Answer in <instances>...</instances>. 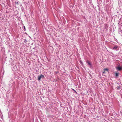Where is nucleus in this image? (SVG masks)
<instances>
[{
    "label": "nucleus",
    "instance_id": "obj_10",
    "mask_svg": "<svg viewBox=\"0 0 122 122\" xmlns=\"http://www.w3.org/2000/svg\"><path fill=\"white\" fill-rule=\"evenodd\" d=\"M120 86H119L117 88V89H119L120 88Z\"/></svg>",
    "mask_w": 122,
    "mask_h": 122
},
{
    "label": "nucleus",
    "instance_id": "obj_2",
    "mask_svg": "<svg viewBox=\"0 0 122 122\" xmlns=\"http://www.w3.org/2000/svg\"><path fill=\"white\" fill-rule=\"evenodd\" d=\"M117 70L118 71H120L122 70V67L120 66H119L117 67L116 68Z\"/></svg>",
    "mask_w": 122,
    "mask_h": 122
},
{
    "label": "nucleus",
    "instance_id": "obj_4",
    "mask_svg": "<svg viewBox=\"0 0 122 122\" xmlns=\"http://www.w3.org/2000/svg\"><path fill=\"white\" fill-rule=\"evenodd\" d=\"M119 73L118 72H116L115 73V76L116 78L118 76V74Z\"/></svg>",
    "mask_w": 122,
    "mask_h": 122
},
{
    "label": "nucleus",
    "instance_id": "obj_1",
    "mask_svg": "<svg viewBox=\"0 0 122 122\" xmlns=\"http://www.w3.org/2000/svg\"><path fill=\"white\" fill-rule=\"evenodd\" d=\"M112 49L114 50L118 51L119 49V48L118 46L115 45Z\"/></svg>",
    "mask_w": 122,
    "mask_h": 122
},
{
    "label": "nucleus",
    "instance_id": "obj_3",
    "mask_svg": "<svg viewBox=\"0 0 122 122\" xmlns=\"http://www.w3.org/2000/svg\"><path fill=\"white\" fill-rule=\"evenodd\" d=\"M86 62L89 65L91 66H92V64L91 63L90 61H87Z\"/></svg>",
    "mask_w": 122,
    "mask_h": 122
},
{
    "label": "nucleus",
    "instance_id": "obj_13",
    "mask_svg": "<svg viewBox=\"0 0 122 122\" xmlns=\"http://www.w3.org/2000/svg\"><path fill=\"white\" fill-rule=\"evenodd\" d=\"M75 92L76 93H77V92H76V91H75Z\"/></svg>",
    "mask_w": 122,
    "mask_h": 122
},
{
    "label": "nucleus",
    "instance_id": "obj_6",
    "mask_svg": "<svg viewBox=\"0 0 122 122\" xmlns=\"http://www.w3.org/2000/svg\"><path fill=\"white\" fill-rule=\"evenodd\" d=\"M104 71H107L108 72V69L107 68L104 69Z\"/></svg>",
    "mask_w": 122,
    "mask_h": 122
},
{
    "label": "nucleus",
    "instance_id": "obj_12",
    "mask_svg": "<svg viewBox=\"0 0 122 122\" xmlns=\"http://www.w3.org/2000/svg\"><path fill=\"white\" fill-rule=\"evenodd\" d=\"M73 91H75V90H74V89H73Z\"/></svg>",
    "mask_w": 122,
    "mask_h": 122
},
{
    "label": "nucleus",
    "instance_id": "obj_5",
    "mask_svg": "<svg viewBox=\"0 0 122 122\" xmlns=\"http://www.w3.org/2000/svg\"><path fill=\"white\" fill-rule=\"evenodd\" d=\"M41 78H42L41 77V76H38V80L39 81H40L41 80Z\"/></svg>",
    "mask_w": 122,
    "mask_h": 122
},
{
    "label": "nucleus",
    "instance_id": "obj_8",
    "mask_svg": "<svg viewBox=\"0 0 122 122\" xmlns=\"http://www.w3.org/2000/svg\"><path fill=\"white\" fill-rule=\"evenodd\" d=\"M24 42H25V43L26 42V41H27L25 39H24Z\"/></svg>",
    "mask_w": 122,
    "mask_h": 122
},
{
    "label": "nucleus",
    "instance_id": "obj_11",
    "mask_svg": "<svg viewBox=\"0 0 122 122\" xmlns=\"http://www.w3.org/2000/svg\"><path fill=\"white\" fill-rule=\"evenodd\" d=\"M103 72V73H104L105 72V71H103V72Z\"/></svg>",
    "mask_w": 122,
    "mask_h": 122
},
{
    "label": "nucleus",
    "instance_id": "obj_7",
    "mask_svg": "<svg viewBox=\"0 0 122 122\" xmlns=\"http://www.w3.org/2000/svg\"><path fill=\"white\" fill-rule=\"evenodd\" d=\"M41 76V78H44V76L43 75H40Z\"/></svg>",
    "mask_w": 122,
    "mask_h": 122
},
{
    "label": "nucleus",
    "instance_id": "obj_9",
    "mask_svg": "<svg viewBox=\"0 0 122 122\" xmlns=\"http://www.w3.org/2000/svg\"><path fill=\"white\" fill-rule=\"evenodd\" d=\"M24 29L25 30H24V31H25V26H24Z\"/></svg>",
    "mask_w": 122,
    "mask_h": 122
}]
</instances>
